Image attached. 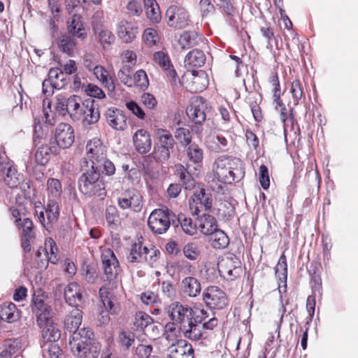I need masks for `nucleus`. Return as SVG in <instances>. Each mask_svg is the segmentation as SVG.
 <instances>
[{
  "label": "nucleus",
  "mask_w": 358,
  "mask_h": 358,
  "mask_svg": "<svg viewBox=\"0 0 358 358\" xmlns=\"http://www.w3.org/2000/svg\"><path fill=\"white\" fill-rule=\"evenodd\" d=\"M244 176V165L240 159L220 157L214 162L213 171L207 176V181L213 191L221 192L226 184L238 182Z\"/></svg>",
  "instance_id": "nucleus-1"
},
{
  "label": "nucleus",
  "mask_w": 358,
  "mask_h": 358,
  "mask_svg": "<svg viewBox=\"0 0 358 358\" xmlns=\"http://www.w3.org/2000/svg\"><path fill=\"white\" fill-rule=\"evenodd\" d=\"M168 313L172 325H175L185 338H196L200 335L199 328L194 326L196 319L191 307L176 301L169 306Z\"/></svg>",
  "instance_id": "nucleus-2"
},
{
  "label": "nucleus",
  "mask_w": 358,
  "mask_h": 358,
  "mask_svg": "<svg viewBox=\"0 0 358 358\" xmlns=\"http://www.w3.org/2000/svg\"><path fill=\"white\" fill-rule=\"evenodd\" d=\"M69 345L73 354L80 358H97L101 350L94 332L87 328L75 332L69 341Z\"/></svg>",
  "instance_id": "nucleus-3"
},
{
  "label": "nucleus",
  "mask_w": 358,
  "mask_h": 358,
  "mask_svg": "<svg viewBox=\"0 0 358 358\" xmlns=\"http://www.w3.org/2000/svg\"><path fill=\"white\" fill-rule=\"evenodd\" d=\"M87 159L86 166L95 169H103V174L111 176L115 173V167L113 163L106 157V149L99 138H94L90 140L86 145Z\"/></svg>",
  "instance_id": "nucleus-4"
},
{
  "label": "nucleus",
  "mask_w": 358,
  "mask_h": 358,
  "mask_svg": "<svg viewBox=\"0 0 358 358\" xmlns=\"http://www.w3.org/2000/svg\"><path fill=\"white\" fill-rule=\"evenodd\" d=\"M101 173H103V169H98L94 166L84 171L78 180V188L81 193L87 196H96L102 200L105 198L106 192L105 185Z\"/></svg>",
  "instance_id": "nucleus-5"
},
{
  "label": "nucleus",
  "mask_w": 358,
  "mask_h": 358,
  "mask_svg": "<svg viewBox=\"0 0 358 358\" xmlns=\"http://www.w3.org/2000/svg\"><path fill=\"white\" fill-rule=\"evenodd\" d=\"M166 327L169 329L168 325ZM169 330L171 334L166 331L163 338L167 346L165 350L166 358H194V349L191 344L185 340L176 339L171 334L173 329L170 327Z\"/></svg>",
  "instance_id": "nucleus-6"
},
{
  "label": "nucleus",
  "mask_w": 358,
  "mask_h": 358,
  "mask_svg": "<svg viewBox=\"0 0 358 358\" xmlns=\"http://www.w3.org/2000/svg\"><path fill=\"white\" fill-rule=\"evenodd\" d=\"M83 103L80 96L71 95L69 97L62 94L57 96L56 111L59 115H69L73 121L80 120Z\"/></svg>",
  "instance_id": "nucleus-7"
},
{
  "label": "nucleus",
  "mask_w": 358,
  "mask_h": 358,
  "mask_svg": "<svg viewBox=\"0 0 358 358\" xmlns=\"http://www.w3.org/2000/svg\"><path fill=\"white\" fill-rule=\"evenodd\" d=\"M172 212L167 208L155 209L150 215L148 224L156 234L166 233L170 227Z\"/></svg>",
  "instance_id": "nucleus-8"
},
{
  "label": "nucleus",
  "mask_w": 358,
  "mask_h": 358,
  "mask_svg": "<svg viewBox=\"0 0 358 358\" xmlns=\"http://www.w3.org/2000/svg\"><path fill=\"white\" fill-rule=\"evenodd\" d=\"M46 296L41 289L34 292L31 301V308L32 313L36 317L38 324H45V320L52 317V310L51 307L45 303Z\"/></svg>",
  "instance_id": "nucleus-9"
},
{
  "label": "nucleus",
  "mask_w": 358,
  "mask_h": 358,
  "mask_svg": "<svg viewBox=\"0 0 358 358\" xmlns=\"http://www.w3.org/2000/svg\"><path fill=\"white\" fill-rule=\"evenodd\" d=\"M203 301L212 309L222 310L226 308L229 300L226 293L217 286H208L202 293Z\"/></svg>",
  "instance_id": "nucleus-10"
},
{
  "label": "nucleus",
  "mask_w": 358,
  "mask_h": 358,
  "mask_svg": "<svg viewBox=\"0 0 358 358\" xmlns=\"http://www.w3.org/2000/svg\"><path fill=\"white\" fill-rule=\"evenodd\" d=\"M157 254H159L158 250L153 248L148 249L143 246L141 242L135 243L131 248L127 260L131 263L147 262L152 264L157 260Z\"/></svg>",
  "instance_id": "nucleus-11"
},
{
  "label": "nucleus",
  "mask_w": 358,
  "mask_h": 358,
  "mask_svg": "<svg viewBox=\"0 0 358 358\" xmlns=\"http://www.w3.org/2000/svg\"><path fill=\"white\" fill-rule=\"evenodd\" d=\"M117 204L122 210L131 209L139 212L143 207V196L137 189H128L118 197Z\"/></svg>",
  "instance_id": "nucleus-12"
},
{
  "label": "nucleus",
  "mask_w": 358,
  "mask_h": 358,
  "mask_svg": "<svg viewBox=\"0 0 358 358\" xmlns=\"http://www.w3.org/2000/svg\"><path fill=\"white\" fill-rule=\"evenodd\" d=\"M99 295L103 303L100 308L97 321L99 325H106L110 321V314L117 313V306H115L112 300V294L107 291L106 288L101 287Z\"/></svg>",
  "instance_id": "nucleus-13"
},
{
  "label": "nucleus",
  "mask_w": 358,
  "mask_h": 358,
  "mask_svg": "<svg viewBox=\"0 0 358 358\" xmlns=\"http://www.w3.org/2000/svg\"><path fill=\"white\" fill-rule=\"evenodd\" d=\"M241 264V261L235 255L222 259L217 264L220 275L228 280H234L242 273Z\"/></svg>",
  "instance_id": "nucleus-14"
},
{
  "label": "nucleus",
  "mask_w": 358,
  "mask_h": 358,
  "mask_svg": "<svg viewBox=\"0 0 358 358\" xmlns=\"http://www.w3.org/2000/svg\"><path fill=\"white\" fill-rule=\"evenodd\" d=\"M102 268L106 280L112 281L116 279L120 270L119 262L113 251L110 248H103L101 250Z\"/></svg>",
  "instance_id": "nucleus-15"
},
{
  "label": "nucleus",
  "mask_w": 358,
  "mask_h": 358,
  "mask_svg": "<svg viewBox=\"0 0 358 358\" xmlns=\"http://www.w3.org/2000/svg\"><path fill=\"white\" fill-rule=\"evenodd\" d=\"M55 139L56 143L52 144L58 146V151L70 148L75 141L73 128L67 123L59 124L55 129Z\"/></svg>",
  "instance_id": "nucleus-16"
},
{
  "label": "nucleus",
  "mask_w": 358,
  "mask_h": 358,
  "mask_svg": "<svg viewBox=\"0 0 358 358\" xmlns=\"http://www.w3.org/2000/svg\"><path fill=\"white\" fill-rule=\"evenodd\" d=\"M166 17L169 26L178 29L186 27L189 22V15L187 10L176 6H171L167 9Z\"/></svg>",
  "instance_id": "nucleus-17"
},
{
  "label": "nucleus",
  "mask_w": 358,
  "mask_h": 358,
  "mask_svg": "<svg viewBox=\"0 0 358 358\" xmlns=\"http://www.w3.org/2000/svg\"><path fill=\"white\" fill-rule=\"evenodd\" d=\"M207 104L202 97L192 99L191 104L187 108L186 113L189 118L196 124H200L206 118V110Z\"/></svg>",
  "instance_id": "nucleus-18"
},
{
  "label": "nucleus",
  "mask_w": 358,
  "mask_h": 358,
  "mask_svg": "<svg viewBox=\"0 0 358 358\" xmlns=\"http://www.w3.org/2000/svg\"><path fill=\"white\" fill-rule=\"evenodd\" d=\"M116 33L123 43H129L138 34V27L136 23L123 19L117 24Z\"/></svg>",
  "instance_id": "nucleus-19"
},
{
  "label": "nucleus",
  "mask_w": 358,
  "mask_h": 358,
  "mask_svg": "<svg viewBox=\"0 0 358 358\" xmlns=\"http://www.w3.org/2000/svg\"><path fill=\"white\" fill-rule=\"evenodd\" d=\"M100 112L98 104L93 99L85 100L83 103L80 120L84 125H90L98 122Z\"/></svg>",
  "instance_id": "nucleus-20"
},
{
  "label": "nucleus",
  "mask_w": 358,
  "mask_h": 358,
  "mask_svg": "<svg viewBox=\"0 0 358 358\" xmlns=\"http://www.w3.org/2000/svg\"><path fill=\"white\" fill-rule=\"evenodd\" d=\"M133 143L135 150L142 155L148 153L152 145L150 133L144 129H139L134 133Z\"/></svg>",
  "instance_id": "nucleus-21"
},
{
  "label": "nucleus",
  "mask_w": 358,
  "mask_h": 358,
  "mask_svg": "<svg viewBox=\"0 0 358 358\" xmlns=\"http://www.w3.org/2000/svg\"><path fill=\"white\" fill-rule=\"evenodd\" d=\"M59 215L58 201L48 200L45 212L41 211L38 216L39 222L48 229V224L55 222Z\"/></svg>",
  "instance_id": "nucleus-22"
},
{
  "label": "nucleus",
  "mask_w": 358,
  "mask_h": 358,
  "mask_svg": "<svg viewBox=\"0 0 358 358\" xmlns=\"http://www.w3.org/2000/svg\"><path fill=\"white\" fill-rule=\"evenodd\" d=\"M108 124L115 130L123 131L127 127V117L123 112L117 108H108L105 113Z\"/></svg>",
  "instance_id": "nucleus-23"
},
{
  "label": "nucleus",
  "mask_w": 358,
  "mask_h": 358,
  "mask_svg": "<svg viewBox=\"0 0 358 358\" xmlns=\"http://www.w3.org/2000/svg\"><path fill=\"white\" fill-rule=\"evenodd\" d=\"M83 288L76 282H70L64 289V298L70 306H78L83 301Z\"/></svg>",
  "instance_id": "nucleus-24"
},
{
  "label": "nucleus",
  "mask_w": 358,
  "mask_h": 358,
  "mask_svg": "<svg viewBox=\"0 0 358 358\" xmlns=\"http://www.w3.org/2000/svg\"><path fill=\"white\" fill-rule=\"evenodd\" d=\"M92 31L94 41L98 43L103 49H108L115 42V35L103 26H96Z\"/></svg>",
  "instance_id": "nucleus-25"
},
{
  "label": "nucleus",
  "mask_w": 358,
  "mask_h": 358,
  "mask_svg": "<svg viewBox=\"0 0 358 358\" xmlns=\"http://www.w3.org/2000/svg\"><path fill=\"white\" fill-rule=\"evenodd\" d=\"M190 78L187 84L189 90L196 93L204 90L208 85L207 74L203 71H191Z\"/></svg>",
  "instance_id": "nucleus-26"
},
{
  "label": "nucleus",
  "mask_w": 358,
  "mask_h": 358,
  "mask_svg": "<svg viewBox=\"0 0 358 358\" xmlns=\"http://www.w3.org/2000/svg\"><path fill=\"white\" fill-rule=\"evenodd\" d=\"M180 289L184 296L192 298L199 296L201 292V286L199 280L191 276L185 277L182 280Z\"/></svg>",
  "instance_id": "nucleus-27"
},
{
  "label": "nucleus",
  "mask_w": 358,
  "mask_h": 358,
  "mask_svg": "<svg viewBox=\"0 0 358 358\" xmlns=\"http://www.w3.org/2000/svg\"><path fill=\"white\" fill-rule=\"evenodd\" d=\"M206 60V55L202 50L194 49L186 55L184 63L187 69L192 71L194 68H199L203 66Z\"/></svg>",
  "instance_id": "nucleus-28"
},
{
  "label": "nucleus",
  "mask_w": 358,
  "mask_h": 358,
  "mask_svg": "<svg viewBox=\"0 0 358 358\" xmlns=\"http://www.w3.org/2000/svg\"><path fill=\"white\" fill-rule=\"evenodd\" d=\"M75 38L70 34L61 35L57 41L59 50L68 56H73L77 47V41Z\"/></svg>",
  "instance_id": "nucleus-29"
},
{
  "label": "nucleus",
  "mask_w": 358,
  "mask_h": 358,
  "mask_svg": "<svg viewBox=\"0 0 358 358\" xmlns=\"http://www.w3.org/2000/svg\"><path fill=\"white\" fill-rule=\"evenodd\" d=\"M67 29L70 35L82 40L87 38L82 18L78 15H73L68 22Z\"/></svg>",
  "instance_id": "nucleus-30"
},
{
  "label": "nucleus",
  "mask_w": 358,
  "mask_h": 358,
  "mask_svg": "<svg viewBox=\"0 0 358 358\" xmlns=\"http://www.w3.org/2000/svg\"><path fill=\"white\" fill-rule=\"evenodd\" d=\"M198 229L206 236H211L218 229L216 219L209 214L204 213L198 218Z\"/></svg>",
  "instance_id": "nucleus-31"
},
{
  "label": "nucleus",
  "mask_w": 358,
  "mask_h": 358,
  "mask_svg": "<svg viewBox=\"0 0 358 358\" xmlns=\"http://www.w3.org/2000/svg\"><path fill=\"white\" fill-rule=\"evenodd\" d=\"M275 275L278 279V289L280 293L282 292V289H283V292L286 291L287 288V259L284 254H282L275 266Z\"/></svg>",
  "instance_id": "nucleus-32"
},
{
  "label": "nucleus",
  "mask_w": 358,
  "mask_h": 358,
  "mask_svg": "<svg viewBox=\"0 0 358 358\" xmlns=\"http://www.w3.org/2000/svg\"><path fill=\"white\" fill-rule=\"evenodd\" d=\"M45 324H38L42 330V336L48 343L57 341L61 336L60 331L52 321V317L45 320Z\"/></svg>",
  "instance_id": "nucleus-33"
},
{
  "label": "nucleus",
  "mask_w": 358,
  "mask_h": 358,
  "mask_svg": "<svg viewBox=\"0 0 358 358\" xmlns=\"http://www.w3.org/2000/svg\"><path fill=\"white\" fill-rule=\"evenodd\" d=\"M58 153V146L53 145L52 143L50 145L43 144L38 148L35 154V159L38 164L44 166L50 160L52 154L57 155Z\"/></svg>",
  "instance_id": "nucleus-34"
},
{
  "label": "nucleus",
  "mask_w": 358,
  "mask_h": 358,
  "mask_svg": "<svg viewBox=\"0 0 358 358\" xmlns=\"http://www.w3.org/2000/svg\"><path fill=\"white\" fill-rule=\"evenodd\" d=\"M191 199L195 203V214H198L203 210H207L212 206V199L205 193L203 189L195 192Z\"/></svg>",
  "instance_id": "nucleus-35"
},
{
  "label": "nucleus",
  "mask_w": 358,
  "mask_h": 358,
  "mask_svg": "<svg viewBox=\"0 0 358 358\" xmlns=\"http://www.w3.org/2000/svg\"><path fill=\"white\" fill-rule=\"evenodd\" d=\"M82 312L79 309H73L65 318V328L73 335L80 329L79 327L82 323Z\"/></svg>",
  "instance_id": "nucleus-36"
},
{
  "label": "nucleus",
  "mask_w": 358,
  "mask_h": 358,
  "mask_svg": "<svg viewBox=\"0 0 358 358\" xmlns=\"http://www.w3.org/2000/svg\"><path fill=\"white\" fill-rule=\"evenodd\" d=\"M0 317L1 320L11 323L20 318V312L15 304L12 302L4 303L0 306Z\"/></svg>",
  "instance_id": "nucleus-37"
},
{
  "label": "nucleus",
  "mask_w": 358,
  "mask_h": 358,
  "mask_svg": "<svg viewBox=\"0 0 358 358\" xmlns=\"http://www.w3.org/2000/svg\"><path fill=\"white\" fill-rule=\"evenodd\" d=\"M154 134L156 138L155 145L169 148H174L176 143L171 133L169 130L157 128L154 131Z\"/></svg>",
  "instance_id": "nucleus-38"
},
{
  "label": "nucleus",
  "mask_w": 358,
  "mask_h": 358,
  "mask_svg": "<svg viewBox=\"0 0 358 358\" xmlns=\"http://www.w3.org/2000/svg\"><path fill=\"white\" fill-rule=\"evenodd\" d=\"M4 169H7L6 176L4 178L5 183L10 188H16L20 184L23 176L17 173L15 168L10 166L8 163L5 162Z\"/></svg>",
  "instance_id": "nucleus-39"
},
{
  "label": "nucleus",
  "mask_w": 358,
  "mask_h": 358,
  "mask_svg": "<svg viewBox=\"0 0 358 358\" xmlns=\"http://www.w3.org/2000/svg\"><path fill=\"white\" fill-rule=\"evenodd\" d=\"M201 37L196 31H184L178 39L181 48L189 49L199 44Z\"/></svg>",
  "instance_id": "nucleus-40"
},
{
  "label": "nucleus",
  "mask_w": 358,
  "mask_h": 358,
  "mask_svg": "<svg viewBox=\"0 0 358 358\" xmlns=\"http://www.w3.org/2000/svg\"><path fill=\"white\" fill-rule=\"evenodd\" d=\"M154 60L161 67L168 72V75L173 79L176 76V71L173 69L167 55L162 51H158L154 54Z\"/></svg>",
  "instance_id": "nucleus-41"
},
{
  "label": "nucleus",
  "mask_w": 358,
  "mask_h": 358,
  "mask_svg": "<svg viewBox=\"0 0 358 358\" xmlns=\"http://www.w3.org/2000/svg\"><path fill=\"white\" fill-rule=\"evenodd\" d=\"M209 242L216 249L226 248L229 243L228 236L221 229H217L209 236Z\"/></svg>",
  "instance_id": "nucleus-42"
},
{
  "label": "nucleus",
  "mask_w": 358,
  "mask_h": 358,
  "mask_svg": "<svg viewBox=\"0 0 358 358\" xmlns=\"http://www.w3.org/2000/svg\"><path fill=\"white\" fill-rule=\"evenodd\" d=\"M206 142L208 148L214 151H224L228 145V140L222 134L210 135Z\"/></svg>",
  "instance_id": "nucleus-43"
},
{
  "label": "nucleus",
  "mask_w": 358,
  "mask_h": 358,
  "mask_svg": "<svg viewBox=\"0 0 358 358\" xmlns=\"http://www.w3.org/2000/svg\"><path fill=\"white\" fill-rule=\"evenodd\" d=\"M48 79L52 83L55 89L59 90L66 85L65 74L60 69H51L49 71Z\"/></svg>",
  "instance_id": "nucleus-44"
},
{
  "label": "nucleus",
  "mask_w": 358,
  "mask_h": 358,
  "mask_svg": "<svg viewBox=\"0 0 358 358\" xmlns=\"http://www.w3.org/2000/svg\"><path fill=\"white\" fill-rule=\"evenodd\" d=\"M96 78L102 83V84L109 90H115V85L108 72L102 66H96L93 69Z\"/></svg>",
  "instance_id": "nucleus-45"
},
{
  "label": "nucleus",
  "mask_w": 358,
  "mask_h": 358,
  "mask_svg": "<svg viewBox=\"0 0 358 358\" xmlns=\"http://www.w3.org/2000/svg\"><path fill=\"white\" fill-rule=\"evenodd\" d=\"M47 192L48 200L58 201L62 193V185L59 180L49 178L47 181Z\"/></svg>",
  "instance_id": "nucleus-46"
},
{
  "label": "nucleus",
  "mask_w": 358,
  "mask_h": 358,
  "mask_svg": "<svg viewBox=\"0 0 358 358\" xmlns=\"http://www.w3.org/2000/svg\"><path fill=\"white\" fill-rule=\"evenodd\" d=\"M96 270L95 264H84L81 270V275L83 280L89 284L96 283L99 277Z\"/></svg>",
  "instance_id": "nucleus-47"
},
{
  "label": "nucleus",
  "mask_w": 358,
  "mask_h": 358,
  "mask_svg": "<svg viewBox=\"0 0 358 358\" xmlns=\"http://www.w3.org/2000/svg\"><path fill=\"white\" fill-rule=\"evenodd\" d=\"M178 222L180 224L181 228L185 234L188 235H194L196 233L198 229V222L196 223H194L192 218L188 217L182 213L178 215Z\"/></svg>",
  "instance_id": "nucleus-48"
},
{
  "label": "nucleus",
  "mask_w": 358,
  "mask_h": 358,
  "mask_svg": "<svg viewBox=\"0 0 358 358\" xmlns=\"http://www.w3.org/2000/svg\"><path fill=\"white\" fill-rule=\"evenodd\" d=\"M147 17L153 22L161 20L159 8L155 0H144Z\"/></svg>",
  "instance_id": "nucleus-49"
},
{
  "label": "nucleus",
  "mask_w": 358,
  "mask_h": 358,
  "mask_svg": "<svg viewBox=\"0 0 358 358\" xmlns=\"http://www.w3.org/2000/svg\"><path fill=\"white\" fill-rule=\"evenodd\" d=\"M187 156L189 162L199 164L203 159V150L198 145L193 143L189 145L187 148Z\"/></svg>",
  "instance_id": "nucleus-50"
},
{
  "label": "nucleus",
  "mask_w": 358,
  "mask_h": 358,
  "mask_svg": "<svg viewBox=\"0 0 358 358\" xmlns=\"http://www.w3.org/2000/svg\"><path fill=\"white\" fill-rule=\"evenodd\" d=\"M45 250L48 262L56 264L59 260L58 248L52 238H49L45 240Z\"/></svg>",
  "instance_id": "nucleus-51"
},
{
  "label": "nucleus",
  "mask_w": 358,
  "mask_h": 358,
  "mask_svg": "<svg viewBox=\"0 0 358 358\" xmlns=\"http://www.w3.org/2000/svg\"><path fill=\"white\" fill-rule=\"evenodd\" d=\"M218 324V320L215 317L210 318L208 321L197 320L194 326L199 328L200 335L196 338H189L192 341H198L203 336L204 330H213Z\"/></svg>",
  "instance_id": "nucleus-52"
},
{
  "label": "nucleus",
  "mask_w": 358,
  "mask_h": 358,
  "mask_svg": "<svg viewBox=\"0 0 358 358\" xmlns=\"http://www.w3.org/2000/svg\"><path fill=\"white\" fill-rule=\"evenodd\" d=\"M131 66L129 64H124L117 73V79L127 87L134 86V80L131 76Z\"/></svg>",
  "instance_id": "nucleus-53"
},
{
  "label": "nucleus",
  "mask_w": 358,
  "mask_h": 358,
  "mask_svg": "<svg viewBox=\"0 0 358 358\" xmlns=\"http://www.w3.org/2000/svg\"><path fill=\"white\" fill-rule=\"evenodd\" d=\"M290 92L294 104L298 105L299 101L304 96L303 85L299 79H294L291 83Z\"/></svg>",
  "instance_id": "nucleus-54"
},
{
  "label": "nucleus",
  "mask_w": 358,
  "mask_h": 358,
  "mask_svg": "<svg viewBox=\"0 0 358 358\" xmlns=\"http://www.w3.org/2000/svg\"><path fill=\"white\" fill-rule=\"evenodd\" d=\"M177 174L179 176L180 180L185 189H191L194 187V181L192 178L190 174L187 171L186 169L182 164L176 166Z\"/></svg>",
  "instance_id": "nucleus-55"
},
{
  "label": "nucleus",
  "mask_w": 358,
  "mask_h": 358,
  "mask_svg": "<svg viewBox=\"0 0 358 358\" xmlns=\"http://www.w3.org/2000/svg\"><path fill=\"white\" fill-rule=\"evenodd\" d=\"M62 355V350L59 345L52 343H47L43 347V356L44 358H59Z\"/></svg>",
  "instance_id": "nucleus-56"
},
{
  "label": "nucleus",
  "mask_w": 358,
  "mask_h": 358,
  "mask_svg": "<svg viewBox=\"0 0 358 358\" xmlns=\"http://www.w3.org/2000/svg\"><path fill=\"white\" fill-rule=\"evenodd\" d=\"M173 148L154 145L152 155L154 159L159 162H165L169 160L171 151Z\"/></svg>",
  "instance_id": "nucleus-57"
},
{
  "label": "nucleus",
  "mask_w": 358,
  "mask_h": 358,
  "mask_svg": "<svg viewBox=\"0 0 358 358\" xmlns=\"http://www.w3.org/2000/svg\"><path fill=\"white\" fill-rule=\"evenodd\" d=\"M152 318L147 313L142 311L136 313L134 325L137 329H143L152 324Z\"/></svg>",
  "instance_id": "nucleus-58"
},
{
  "label": "nucleus",
  "mask_w": 358,
  "mask_h": 358,
  "mask_svg": "<svg viewBox=\"0 0 358 358\" xmlns=\"http://www.w3.org/2000/svg\"><path fill=\"white\" fill-rule=\"evenodd\" d=\"M175 138L180 143L182 146H189L192 141V134L189 129L187 128L180 127L176 129L175 133Z\"/></svg>",
  "instance_id": "nucleus-59"
},
{
  "label": "nucleus",
  "mask_w": 358,
  "mask_h": 358,
  "mask_svg": "<svg viewBox=\"0 0 358 358\" xmlns=\"http://www.w3.org/2000/svg\"><path fill=\"white\" fill-rule=\"evenodd\" d=\"M134 85L137 86L141 90H146L149 85V81L145 71L140 69L136 72L132 78Z\"/></svg>",
  "instance_id": "nucleus-60"
},
{
  "label": "nucleus",
  "mask_w": 358,
  "mask_h": 358,
  "mask_svg": "<svg viewBox=\"0 0 358 358\" xmlns=\"http://www.w3.org/2000/svg\"><path fill=\"white\" fill-rule=\"evenodd\" d=\"M143 40L148 45H156L159 41L157 31L153 28H147L143 34Z\"/></svg>",
  "instance_id": "nucleus-61"
},
{
  "label": "nucleus",
  "mask_w": 358,
  "mask_h": 358,
  "mask_svg": "<svg viewBox=\"0 0 358 358\" xmlns=\"http://www.w3.org/2000/svg\"><path fill=\"white\" fill-rule=\"evenodd\" d=\"M141 301L147 306H153L161 303L157 294L150 290H146L141 294Z\"/></svg>",
  "instance_id": "nucleus-62"
},
{
  "label": "nucleus",
  "mask_w": 358,
  "mask_h": 358,
  "mask_svg": "<svg viewBox=\"0 0 358 358\" xmlns=\"http://www.w3.org/2000/svg\"><path fill=\"white\" fill-rule=\"evenodd\" d=\"M33 222L29 218H24L21 224L22 233L21 237H27L28 238H35V233L33 230Z\"/></svg>",
  "instance_id": "nucleus-63"
},
{
  "label": "nucleus",
  "mask_w": 358,
  "mask_h": 358,
  "mask_svg": "<svg viewBox=\"0 0 358 358\" xmlns=\"http://www.w3.org/2000/svg\"><path fill=\"white\" fill-rule=\"evenodd\" d=\"M184 255L190 260H196L199 256V250L194 243H189L183 248Z\"/></svg>",
  "instance_id": "nucleus-64"
}]
</instances>
